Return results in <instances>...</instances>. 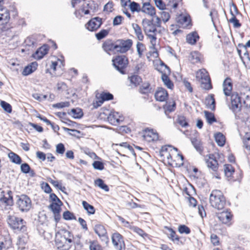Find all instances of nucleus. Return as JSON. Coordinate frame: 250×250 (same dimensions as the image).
Returning <instances> with one entry per match:
<instances>
[{
  "label": "nucleus",
  "instance_id": "obj_1",
  "mask_svg": "<svg viewBox=\"0 0 250 250\" xmlns=\"http://www.w3.org/2000/svg\"><path fill=\"white\" fill-rule=\"evenodd\" d=\"M209 202L211 206L218 209L224 208L226 205V199L220 190H213L209 197Z\"/></svg>",
  "mask_w": 250,
  "mask_h": 250
},
{
  "label": "nucleus",
  "instance_id": "obj_2",
  "mask_svg": "<svg viewBox=\"0 0 250 250\" xmlns=\"http://www.w3.org/2000/svg\"><path fill=\"white\" fill-rule=\"evenodd\" d=\"M196 78L200 83L201 87L206 90L212 88L211 80L208 72L205 69H200L196 72Z\"/></svg>",
  "mask_w": 250,
  "mask_h": 250
},
{
  "label": "nucleus",
  "instance_id": "obj_3",
  "mask_svg": "<svg viewBox=\"0 0 250 250\" xmlns=\"http://www.w3.org/2000/svg\"><path fill=\"white\" fill-rule=\"evenodd\" d=\"M157 69L162 74L161 79L164 84L168 88L172 89L174 87V84L168 77V75L170 74L169 67L165 64L164 62H162L160 66Z\"/></svg>",
  "mask_w": 250,
  "mask_h": 250
},
{
  "label": "nucleus",
  "instance_id": "obj_4",
  "mask_svg": "<svg viewBox=\"0 0 250 250\" xmlns=\"http://www.w3.org/2000/svg\"><path fill=\"white\" fill-rule=\"evenodd\" d=\"M16 205L21 212H27L31 208L32 202L30 198L25 194H21L16 196Z\"/></svg>",
  "mask_w": 250,
  "mask_h": 250
},
{
  "label": "nucleus",
  "instance_id": "obj_5",
  "mask_svg": "<svg viewBox=\"0 0 250 250\" xmlns=\"http://www.w3.org/2000/svg\"><path fill=\"white\" fill-rule=\"evenodd\" d=\"M8 223L10 227L15 230H18L22 232L26 231L25 222L23 219L15 216H9L8 218Z\"/></svg>",
  "mask_w": 250,
  "mask_h": 250
},
{
  "label": "nucleus",
  "instance_id": "obj_6",
  "mask_svg": "<svg viewBox=\"0 0 250 250\" xmlns=\"http://www.w3.org/2000/svg\"><path fill=\"white\" fill-rule=\"evenodd\" d=\"M113 65L122 74L125 73V68L128 63V59L125 55L117 56L112 60Z\"/></svg>",
  "mask_w": 250,
  "mask_h": 250
},
{
  "label": "nucleus",
  "instance_id": "obj_7",
  "mask_svg": "<svg viewBox=\"0 0 250 250\" xmlns=\"http://www.w3.org/2000/svg\"><path fill=\"white\" fill-rule=\"evenodd\" d=\"M231 106L230 108L236 114L240 111L243 104L242 101V93L239 94L238 93H233L231 95Z\"/></svg>",
  "mask_w": 250,
  "mask_h": 250
},
{
  "label": "nucleus",
  "instance_id": "obj_8",
  "mask_svg": "<svg viewBox=\"0 0 250 250\" xmlns=\"http://www.w3.org/2000/svg\"><path fill=\"white\" fill-rule=\"evenodd\" d=\"M112 244L116 250H125V245L123 236L119 233H114L111 237Z\"/></svg>",
  "mask_w": 250,
  "mask_h": 250
},
{
  "label": "nucleus",
  "instance_id": "obj_9",
  "mask_svg": "<svg viewBox=\"0 0 250 250\" xmlns=\"http://www.w3.org/2000/svg\"><path fill=\"white\" fill-rule=\"evenodd\" d=\"M117 45V52L124 53L128 51L132 45L133 42L130 39L124 40H118L116 41Z\"/></svg>",
  "mask_w": 250,
  "mask_h": 250
},
{
  "label": "nucleus",
  "instance_id": "obj_10",
  "mask_svg": "<svg viewBox=\"0 0 250 250\" xmlns=\"http://www.w3.org/2000/svg\"><path fill=\"white\" fill-rule=\"evenodd\" d=\"M102 24V19L96 17L91 19L86 24V28L90 31H94L99 29Z\"/></svg>",
  "mask_w": 250,
  "mask_h": 250
},
{
  "label": "nucleus",
  "instance_id": "obj_11",
  "mask_svg": "<svg viewBox=\"0 0 250 250\" xmlns=\"http://www.w3.org/2000/svg\"><path fill=\"white\" fill-rule=\"evenodd\" d=\"M104 50L108 54L114 51L117 52V45L116 42H114L113 41L109 39L106 40L102 45Z\"/></svg>",
  "mask_w": 250,
  "mask_h": 250
},
{
  "label": "nucleus",
  "instance_id": "obj_12",
  "mask_svg": "<svg viewBox=\"0 0 250 250\" xmlns=\"http://www.w3.org/2000/svg\"><path fill=\"white\" fill-rule=\"evenodd\" d=\"M208 157V159H206L208 167L211 169L213 171H216L218 169V161L216 159L215 156L213 154H209L207 157Z\"/></svg>",
  "mask_w": 250,
  "mask_h": 250
},
{
  "label": "nucleus",
  "instance_id": "obj_13",
  "mask_svg": "<svg viewBox=\"0 0 250 250\" xmlns=\"http://www.w3.org/2000/svg\"><path fill=\"white\" fill-rule=\"evenodd\" d=\"M217 216L218 219L222 222V223L229 225L232 215L231 214L230 212L227 210L218 213Z\"/></svg>",
  "mask_w": 250,
  "mask_h": 250
},
{
  "label": "nucleus",
  "instance_id": "obj_14",
  "mask_svg": "<svg viewBox=\"0 0 250 250\" xmlns=\"http://www.w3.org/2000/svg\"><path fill=\"white\" fill-rule=\"evenodd\" d=\"M142 22L144 25V31L146 35L148 33L156 34L157 29L156 26L153 24L151 21L143 19Z\"/></svg>",
  "mask_w": 250,
  "mask_h": 250
},
{
  "label": "nucleus",
  "instance_id": "obj_15",
  "mask_svg": "<svg viewBox=\"0 0 250 250\" xmlns=\"http://www.w3.org/2000/svg\"><path fill=\"white\" fill-rule=\"evenodd\" d=\"M9 11L4 7L0 8V25H4L7 24L10 20Z\"/></svg>",
  "mask_w": 250,
  "mask_h": 250
},
{
  "label": "nucleus",
  "instance_id": "obj_16",
  "mask_svg": "<svg viewBox=\"0 0 250 250\" xmlns=\"http://www.w3.org/2000/svg\"><path fill=\"white\" fill-rule=\"evenodd\" d=\"M7 196H5L4 191H1L0 192V201L1 202L5 203L7 206H12L13 204V199L12 196V192L11 190H8L7 192Z\"/></svg>",
  "mask_w": 250,
  "mask_h": 250
},
{
  "label": "nucleus",
  "instance_id": "obj_17",
  "mask_svg": "<svg viewBox=\"0 0 250 250\" xmlns=\"http://www.w3.org/2000/svg\"><path fill=\"white\" fill-rule=\"evenodd\" d=\"M48 51V48L47 45L43 46L38 49L32 55L33 57L36 60H41Z\"/></svg>",
  "mask_w": 250,
  "mask_h": 250
},
{
  "label": "nucleus",
  "instance_id": "obj_18",
  "mask_svg": "<svg viewBox=\"0 0 250 250\" xmlns=\"http://www.w3.org/2000/svg\"><path fill=\"white\" fill-rule=\"evenodd\" d=\"M141 11L151 16L155 15V9L149 3V1H146L143 3V7Z\"/></svg>",
  "mask_w": 250,
  "mask_h": 250
},
{
  "label": "nucleus",
  "instance_id": "obj_19",
  "mask_svg": "<svg viewBox=\"0 0 250 250\" xmlns=\"http://www.w3.org/2000/svg\"><path fill=\"white\" fill-rule=\"evenodd\" d=\"M168 97L167 91L162 87L159 88L155 93V98L157 101L164 102Z\"/></svg>",
  "mask_w": 250,
  "mask_h": 250
},
{
  "label": "nucleus",
  "instance_id": "obj_20",
  "mask_svg": "<svg viewBox=\"0 0 250 250\" xmlns=\"http://www.w3.org/2000/svg\"><path fill=\"white\" fill-rule=\"evenodd\" d=\"M65 235H61L60 237H57L55 240V243L58 249L62 250H68L70 246L65 244Z\"/></svg>",
  "mask_w": 250,
  "mask_h": 250
},
{
  "label": "nucleus",
  "instance_id": "obj_21",
  "mask_svg": "<svg viewBox=\"0 0 250 250\" xmlns=\"http://www.w3.org/2000/svg\"><path fill=\"white\" fill-rule=\"evenodd\" d=\"M199 39V36L196 31L192 32L186 36L187 42L191 45L195 44Z\"/></svg>",
  "mask_w": 250,
  "mask_h": 250
},
{
  "label": "nucleus",
  "instance_id": "obj_22",
  "mask_svg": "<svg viewBox=\"0 0 250 250\" xmlns=\"http://www.w3.org/2000/svg\"><path fill=\"white\" fill-rule=\"evenodd\" d=\"M121 117L118 112H111L107 116L108 121L113 125H116L122 120L120 119Z\"/></svg>",
  "mask_w": 250,
  "mask_h": 250
},
{
  "label": "nucleus",
  "instance_id": "obj_23",
  "mask_svg": "<svg viewBox=\"0 0 250 250\" xmlns=\"http://www.w3.org/2000/svg\"><path fill=\"white\" fill-rule=\"evenodd\" d=\"M145 133L143 135L145 139L148 142L154 141L158 139V135L157 133H154L152 130H145Z\"/></svg>",
  "mask_w": 250,
  "mask_h": 250
},
{
  "label": "nucleus",
  "instance_id": "obj_24",
  "mask_svg": "<svg viewBox=\"0 0 250 250\" xmlns=\"http://www.w3.org/2000/svg\"><path fill=\"white\" fill-rule=\"evenodd\" d=\"M38 63L37 62H33L24 67L22 74L23 76H27L34 72L37 68Z\"/></svg>",
  "mask_w": 250,
  "mask_h": 250
},
{
  "label": "nucleus",
  "instance_id": "obj_25",
  "mask_svg": "<svg viewBox=\"0 0 250 250\" xmlns=\"http://www.w3.org/2000/svg\"><path fill=\"white\" fill-rule=\"evenodd\" d=\"M232 85L230 79L227 78H226L223 83V91L224 94L226 96H229L230 94V92L232 90Z\"/></svg>",
  "mask_w": 250,
  "mask_h": 250
},
{
  "label": "nucleus",
  "instance_id": "obj_26",
  "mask_svg": "<svg viewBox=\"0 0 250 250\" xmlns=\"http://www.w3.org/2000/svg\"><path fill=\"white\" fill-rule=\"evenodd\" d=\"M178 23L183 28H188L191 25L189 17L186 16H181L179 18Z\"/></svg>",
  "mask_w": 250,
  "mask_h": 250
},
{
  "label": "nucleus",
  "instance_id": "obj_27",
  "mask_svg": "<svg viewBox=\"0 0 250 250\" xmlns=\"http://www.w3.org/2000/svg\"><path fill=\"white\" fill-rule=\"evenodd\" d=\"M8 158L13 163L17 165H20L22 162V160L21 157L17 154L11 151L8 154Z\"/></svg>",
  "mask_w": 250,
  "mask_h": 250
},
{
  "label": "nucleus",
  "instance_id": "obj_28",
  "mask_svg": "<svg viewBox=\"0 0 250 250\" xmlns=\"http://www.w3.org/2000/svg\"><path fill=\"white\" fill-rule=\"evenodd\" d=\"M191 142L196 150L201 154L203 151V147L201 141L196 138H192Z\"/></svg>",
  "mask_w": 250,
  "mask_h": 250
},
{
  "label": "nucleus",
  "instance_id": "obj_29",
  "mask_svg": "<svg viewBox=\"0 0 250 250\" xmlns=\"http://www.w3.org/2000/svg\"><path fill=\"white\" fill-rule=\"evenodd\" d=\"M132 26L134 30L135 35L137 36L138 40L142 41L144 39V35L142 33V29L140 26L138 24L132 23Z\"/></svg>",
  "mask_w": 250,
  "mask_h": 250
},
{
  "label": "nucleus",
  "instance_id": "obj_30",
  "mask_svg": "<svg viewBox=\"0 0 250 250\" xmlns=\"http://www.w3.org/2000/svg\"><path fill=\"white\" fill-rule=\"evenodd\" d=\"M62 203L52 202L49 206V208L53 212V213H58L60 212L61 210V207L62 205Z\"/></svg>",
  "mask_w": 250,
  "mask_h": 250
},
{
  "label": "nucleus",
  "instance_id": "obj_31",
  "mask_svg": "<svg viewBox=\"0 0 250 250\" xmlns=\"http://www.w3.org/2000/svg\"><path fill=\"white\" fill-rule=\"evenodd\" d=\"M214 138L217 145L220 146H223L225 145V137L224 135L220 132L215 134Z\"/></svg>",
  "mask_w": 250,
  "mask_h": 250
},
{
  "label": "nucleus",
  "instance_id": "obj_32",
  "mask_svg": "<svg viewBox=\"0 0 250 250\" xmlns=\"http://www.w3.org/2000/svg\"><path fill=\"white\" fill-rule=\"evenodd\" d=\"M94 231L99 236L104 234H107V231L104 227L101 224H97L95 226Z\"/></svg>",
  "mask_w": 250,
  "mask_h": 250
},
{
  "label": "nucleus",
  "instance_id": "obj_33",
  "mask_svg": "<svg viewBox=\"0 0 250 250\" xmlns=\"http://www.w3.org/2000/svg\"><path fill=\"white\" fill-rule=\"evenodd\" d=\"M82 205L84 209L86 210L87 213L89 215L94 214L95 212V209L92 205H90L87 202L83 201Z\"/></svg>",
  "mask_w": 250,
  "mask_h": 250
},
{
  "label": "nucleus",
  "instance_id": "obj_34",
  "mask_svg": "<svg viewBox=\"0 0 250 250\" xmlns=\"http://www.w3.org/2000/svg\"><path fill=\"white\" fill-rule=\"evenodd\" d=\"M166 10L170 11L172 8L176 9L178 3L175 0H166Z\"/></svg>",
  "mask_w": 250,
  "mask_h": 250
},
{
  "label": "nucleus",
  "instance_id": "obj_35",
  "mask_svg": "<svg viewBox=\"0 0 250 250\" xmlns=\"http://www.w3.org/2000/svg\"><path fill=\"white\" fill-rule=\"evenodd\" d=\"M205 118L208 123L211 125L213 123L216 122V119L213 113L208 111H204Z\"/></svg>",
  "mask_w": 250,
  "mask_h": 250
},
{
  "label": "nucleus",
  "instance_id": "obj_36",
  "mask_svg": "<svg viewBox=\"0 0 250 250\" xmlns=\"http://www.w3.org/2000/svg\"><path fill=\"white\" fill-rule=\"evenodd\" d=\"M131 83L137 86L142 82V78L137 75H133L128 77Z\"/></svg>",
  "mask_w": 250,
  "mask_h": 250
},
{
  "label": "nucleus",
  "instance_id": "obj_37",
  "mask_svg": "<svg viewBox=\"0 0 250 250\" xmlns=\"http://www.w3.org/2000/svg\"><path fill=\"white\" fill-rule=\"evenodd\" d=\"M177 122L183 127H187L189 126L188 123L184 116H178Z\"/></svg>",
  "mask_w": 250,
  "mask_h": 250
},
{
  "label": "nucleus",
  "instance_id": "obj_38",
  "mask_svg": "<svg viewBox=\"0 0 250 250\" xmlns=\"http://www.w3.org/2000/svg\"><path fill=\"white\" fill-rule=\"evenodd\" d=\"M94 183L96 186L99 187L100 188L104 190V191H109V188L108 186L104 183V181L102 179L98 178L95 181Z\"/></svg>",
  "mask_w": 250,
  "mask_h": 250
},
{
  "label": "nucleus",
  "instance_id": "obj_39",
  "mask_svg": "<svg viewBox=\"0 0 250 250\" xmlns=\"http://www.w3.org/2000/svg\"><path fill=\"white\" fill-rule=\"evenodd\" d=\"M169 11L164 10H161L159 12V14L161 15L160 18L161 19L162 21L165 23L167 22L170 17Z\"/></svg>",
  "mask_w": 250,
  "mask_h": 250
},
{
  "label": "nucleus",
  "instance_id": "obj_40",
  "mask_svg": "<svg viewBox=\"0 0 250 250\" xmlns=\"http://www.w3.org/2000/svg\"><path fill=\"white\" fill-rule=\"evenodd\" d=\"M224 172L226 176L230 177L234 172V169L231 165L226 164L224 165Z\"/></svg>",
  "mask_w": 250,
  "mask_h": 250
},
{
  "label": "nucleus",
  "instance_id": "obj_41",
  "mask_svg": "<svg viewBox=\"0 0 250 250\" xmlns=\"http://www.w3.org/2000/svg\"><path fill=\"white\" fill-rule=\"evenodd\" d=\"M207 101H208V108L214 111L215 109V101L214 98V95L210 94V97L208 99H207Z\"/></svg>",
  "mask_w": 250,
  "mask_h": 250
},
{
  "label": "nucleus",
  "instance_id": "obj_42",
  "mask_svg": "<svg viewBox=\"0 0 250 250\" xmlns=\"http://www.w3.org/2000/svg\"><path fill=\"white\" fill-rule=\"evenodd\" d=\"M242 101L243 106L250 108V94H242Z\"/></svg>",
  "mask_w": 250,
  "mask_h": 250
},
{
  "label": "nucleus",
  "instance_id": "obj_43",
  "mask_svg": "<svg viewBox=\"0 0 250 250\" xmlns=\"http://www.w3.org/2000/svg\"><path fill=\"white\" fill-rule=\"evenodd\" d=\"M109 33V30L102 29L98 33L95 34L96 39L98 40H101L104 38Z\"/></svg>",
  "mask_w": 250,
  "mask_h": 250
},
{
  "label": "nucleus",
  "instance_id": "obj_44",
  "mask_svg": "<svg viewBox=\"0 0 250 250\" xmlns=\"http://www.w3.org/2000/svg\"><path fill=\"white\" fill-rule=\"evenodd\" d=\"M71 113L73 114L74 118L80 119L83 116V112L81 108H73L71 110Z\"/></svg>",
  "mask_w": 250,
  "mask_h": 250
},
{
  "label": "nucleus",
  "instance_id": "obj_45",
  "mask_svg": "<svg viewBox=\"0 0 250 250\" xmlns=\"http://www.w3.org/2000/svg\"><path fill=\"white\" fill-rule=\"evenodd\" d=\"M102 101L100 102L102 104L103 102L105 101H109L113 99V95L109 92H103L100 95Z\"/></svg>",
  "mask_w": 250,
  "mask_h": 250
},
{
  "label": "nucleus",
  "instance_id": "obj_46",
  "mask_svg": "<svg viewBox=\"0 0 250 250\" xmlns=\"http://www.w3.org/2000/svg\"><path fill=\"white\" fill-rule=\"evenodd\" d=\"M129 6L132 12H140L142 10L140 4L135 1L130 2Z\"/></svg>",
  "mask_w": 250,
  "mask_h": 250
},
{
  "label": "nucleus",
  "instance_id": "obj_47",
  "mask_svg": "<svg viewBox=\"0 0 250 250\" xmlns=\"http://www.w3.org/2000/svg\"><path fill=\"white\" fill-rule=\"evenodd\" d=\"M130 229L134 232L137 233L139 235L143 237H145L147 236L146 234L143 229L136 226H130Z\"/></svg>",
  "mask_w": 250,
  "mask_h": 250
},
{
  "label": "nucleus",
  "instance_id": "obj_48",
  "mask_svg": "<svg viewBox=\"0 0 250 250\" xmlns=\"http://www.w3.org/2000/svg\"><path fill=\"white\" fill-rule=\"evenodd\" d=\"M151 88L149 83H144L140 88V92L143 94H146L150 92Z\"/></svg>",
  "mask_w": 250,
  "mask_h": 250
},
{
  "label": "nucleus",
  "instance_id": "obj_49",
  "mask_svg": "<svg viewBox=\"0 0 250 250\" xmlns=\"http://www.w3.org/2000/svg\"><path fill=\"white\" fill-rule=\"evenodd\" d=\"M178 231L181 234H188L190 233V229L185 225H180L178 227Z\"/></svg>",
  "mask_w": 250,
  "mask_h": 250
},
{
  "label": "nucleus",
  "instance_id": "obj_50",
  "mask_svg": "<svg viewBox=\"0 0 250 250\" xmlns=\"http://www.w3.org/2000/svg\"><path fill=\"white\" fill-rule=\"evenodd\" d=\"M90 250H103L101 245L97 241H93L90 242L89 244Z\"/></svg>",
  "mask_w": 250,
  "mask_h": 250
},
{
  "label": "nucleus",
  "instance_id": "obj_51",
  "mask_svg": "<svg viewBox=\"0 0 250 250\" xmlns=\"http://www.w3.org/2000/svg\"><path fill=\"white\" fill-rule=\"evenodd\" d=\"M0 105L6 112L9 113L12 112V106L9 103L4 101H1L0 102Z\"/></svg>",
  "mask_w": 250,
  "mask_h": 250
},
{
  "label": "nucleus",
  "instance_id": "obj_52",
  "mask_svg": "<svg viewBox=\"0 0 250 250\" xmlns=\"http://www.w3.org/2000/svg\"><path fill=\"white\" fill-rule=\"evenodd\" d=\"M92 166L95 169L102 170L104 169V164L101 161H94L92 164Z\"/></svg>",
  "mask_w": 250,
  "mask_h": 250
},
{
  "label": "nucleus",
  "instance_id": "obj_53",
  "mask_svg": "<svg viewBox=\"0 0 250 250\" xmlns=\"http://www.w3.org/2000/svg\"><path fill=\"white\" fill-rule=\"evenodd\" d=\"M63 218L66 220L76 219V217L74 214L68 210L65 211L63 212Z\"/></svg>",
  "mask_w": 250,
  "mask_h": 250
},
{
  "label": "nucleus",
  "instance_id": "obj_54",
  "mask_svg": "<svg viewBox=\"0 0 250 250\" xmlns=\"http://www.w3.org/2000/svg\"><path fill=\"white\" fill-rule=\"evenodd\" d=\"M169 231L170 232L169 238L171 239L172 241H175L177 243H178V242L179 241V237L176 234L175 231L172 229H169Z\"/></svg>",
  "mask_w": 250,
  "mask_h": 250
},
{
  "label": "nucleus",
  "instance_id": "obj_55",
  "mask_svg": "<svg viewBox=\"0 0 250 250\" xmlns=\"http://www.w3.org/2000/svg\"><path fill=\"white\" fill-rule=\"evenodd\" d=\"M229 22L233 23V27L235 28H239L241 26V24L239 22V20L233 14L232 17L229 20Z\"/></svg>",
  "mask_w": 250,
  "mask_h": 250
},
{
  "label": "nucleus",
  "instance_id": "obj_56",
  "mask_svg": "<svg viewBox=\"0 0 250 250\" xmlns=\"http://www.w3.org/2000/svg\"><path fill=\"white\" fill-rule=\"evenodd\" d=\"M156 6L161 10H166V2L163 0H154Z\"/></svg>",
  "mask_w": 250,
  "mask_h": 250
},
{
  "label": "nucleus",
  "instance_id": "obj_57",
  "mask_svg": "<svg viewBox=\"0 0 250 250\" xmlns=\"http://www.w3.org/2000/svg\"><path fill=\"white\" fill-rule=\"evenodd\" d=\"M230 13L231 15V17H232V14L234 15L235 17H236V16L238 14L241 15L239 12L236 5L233 3H232L230 6Z\"/></svg>",
  "mask_w": 250,
  "mask_h": 250
},
{
  "label": "nucleus",
  "instance_id": "obj_58",
  "mask_svg": "<svg viewBox=\"0 0 250 250\" xmlns=\"http://www.w3.org/2000/svg\"><path fill=\"white\" fill-rule=\"evenodd\" d=\"M136 48L138 55L139 57L141 58L145 48V46L142 43L138 42L136 45Z\"/></svg>",
  "mask_w": 250,
  "mask_h": 250
},
{
  "label": "nucleus",
  "instance_id": "obj_59",
  "mask_svg": "<svg viewBox=\"0 0 250 250\" xmlns=\"http://www.w3.org/2000/svg\"><path fill=\"white\" fill-rule=\"evenodd\" d=\"M21 171L25 174H27L30 173L31 168L29 165L27 163H23L21 164Z\"/></svg>",
  "mask_w": 250,
  "mask_h": 250
},
{
  "label": "nucleus",
  "instance_id": "obj_60",
  "mask_svg": "<svg viewBox=\"0 0 250 250\" xmlns=\"http://www.w3.org/2000/svg\"><path fill=\"white\" fill-rule=\"evenodd\" d=\"M243 142L246 148L250 150V132L246 134Z\"/></svg>",
  "mask_w": 250,
  "mask_h": 250
},
{
  "label": "nucleus",
  "instance_id": "obj_61",
  "mask_svg": "<svg viewBox=\"0 0 250 250\" xmlns=\"http://www.w3.org/2000/svg\"><path fill=\"white\" fill-rule=\"evenodd\" d=\"M70 105L69 102H64L57 103L52 105L54 108H62L65 107H68Z\"/></svg>",
  "mask_w": 250,
  "mask_h": 250
},
{
  "label": "nucleus",
  "instance_id": "obj_62",
  "mask_svg": "<svg viewBox=\"0 0 250 250\" xmlns=\"http://www.w3.org/2000/svg\"><path fill=\"white\" fill-rule=\"evenodd\" d=\"M32 97L40 102L45 100L46 99L47 96V95L40 94L38 93H35L32 95Z\"/></svg>",
  "mask_w": 250,
  "mask_h": 250
},
{
  "label": "nucleus",
  "instance_id": "obj_63",
  "mask_svg": "<svg viewBox=\"0 0 250 250\" xmlns=\"http://www.w3.org/2000/svg\"><path fill=\"white\" fill-rule=\"evenodd\" d=\"M64 146L62 143H60L56 146V152L60 154H63L65 151Z\"/></svg>",
  "mask_w": 250,
  "mask_h": 250
},
{
  "label": "nucleus",
  "instance_id": "obj_64",
  "mask_svg": "<svg viewBox=\"0 0 250 250\" xmlns=\"http://www.w3.org/2000/svg\"><path fill=\"white\" fill-rule=\"evenodd\" d=\"M123 19L124 17L122 16L119 15L116 16L113 20V25L117 26L121 24Z\"/></svg>",
  "mask_w": 250,
  "mask_h": 250
}]
</instances>
